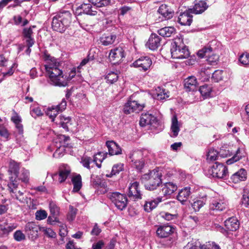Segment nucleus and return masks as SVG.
<instances>
[{
	"mask_svg": "<svg viewBox=\"0 0 249 249\" xmlns=\"http://www.w3.org/2000/svg\"><path fill=\"white\" fill-rule=\"evenodd\" d=\"M176 29L173 27H165L158 31L159 34L163 37H170L175 34Z\"/></svg>",
	"mask_w": 249,
	"mask_h": 249,
	"instance_id": "nucleus-35",
	"label": "nucleus"
},
{
	"mask_svg": "<svg viewBox=\"0 0 249 249\" xmlns=\"http://www.w3.org/2000/svg\"><path fill=\"white\" fill-rule=\"evenodd\" d=\"M71 181L73 184V191L75 192H78L82 187V178L81 176L78 174L73 177Z\"/></svg>",
	"mask_w": 249,
	"mask_h": 249,
	"instance_id": "nucleus-38",
	"label": "nucleus"
},
{
	"mask_svg": "<svg viewBox=\"0 0 249 249\" xmlns=\"http://www.w3.org/2000/svg\"><path fill=\"white\" fill-rule=\"evenodd\" d=\"M0 136L8 140L10 133L6 127L3 124H0Z\"/></svg>",
	"mask_w": 249,
	"mask_h": 249,
	"instance_id": "nucleus-57",
	"label": "nucleus"
},
{
	"mask_svg": "<svg viewBox=\"0 0 249 249\" xmlns=\"http://www.w3.org/2000/svg\"><path fill=\"white\" fill-rule=\"evenodd\" d=\"M14 238L16 241L19 242L24 240L25 236L21 231L18 230L14 233Z\"/></svg>",
	"mask_w": 249,
	"mask_h": 249,
	"instance_id": "nucleus-61",
	"label": "nucleus"
},
{
	"mask_svg": "<svg viewBox=\"0 0 249 249\" xmlns=\"http://www.w3.org/2000/svg\"><path fill=\"white\" fill-rule=\"evenodd\" d=\"M29 172L25 169H22L20 175L18 177V181L20 180L22 182L27 183L29 180Z\"/></svg>",
	"mask_w": 249,
	"mask_h": 249,
	"instance_id": "nucleus-51",
	"label": "nucleus"
},
{
	"mask_svg": "<svg viewBox=\"0 0 249 249\" xmlns=\"http://www.w3.org/2000/svg\"><path fill=\"white\" fill-rule=\"evenodd\" d=\"M70 174V170L68 169L61 170L58 173V181L60 183H62L65 181ZM57 176V174H55L53 175L52 178L54 179L55 177Z\"/></svg>",
	"mask_w": 249,
	"mask_h": 249,
	"instance_id": "nucleus-40",
	"label": "nucleus"
},
{
	"mask_svg": "<svg viewBox=\"0 0 249 249\" xmlns=\"http://www.w3.org/2000/svg\"><path fill=\"white\" fill-rule=\"evenodd\" d=\"M158 124L157 118L149 113H142L140 120V125L142 127L149 125L151 129L157 127Z\"/></svg>",
	"mask_w": 249,
	"mask_h": 249,
	"instance_id": "nucleus-11",
	"label": "nucleus"
},
{
	"mask_svg": "<svg viewBox=\"0 0 249 249\" xmlns=\"http://www.w3.org/2000/svg\"><path fill=\"white\" fill-rule=\"evenodd\" d=\"M70 138L64 135H57L53 139V143L56 148L60 147H68Z\"/></svg>",
	"mask_w": 249,
	"mask_h": 249,
	"instance_id": "nucleus-21",
	"label": "nucleus"
},
{
	"mask_svg": "<svg viewBox=\"0 0 249 249\" xmlns=\"http://www.w3.org/2000/svg\"><path fill=\"white\" fill-rule=\"evenodd\" d=\"M16 227L17 226L14 225L8 226L6 227L2 225H0V237L7 236L9 233L15 229Z\"/></svg>",
	"mask_w": 249,
	"mask_h": 249,
	"instance_id": "nucleus-39",
	"label": "nucleus"
},
{
	"mask_svg": "<svg viewBox=\"0 0 249 249\" xmlns=\"http://www.w3.org/2000/svg\"><path fill=\"white\" fill-rule=\"evenodd\" d=\"M161 178V173L156 170L145 174L144 178L146 180L144 184L145 189L150 191L156 189L162 183Z\"/></svg>",
	"mask_w": 249,
	"mask_h": 249,
	"instance_id": "nucleus-5",
	"label": "nucleus"
},
{
	"mask_svg": "<svg viewBox=\"0 0 249 249\" xmlns=\"http://www.w3.org/2000/svg\"><path fill=\"white\" fill-rule=\"evenodd\" d=\"M160 41L161 38L156 34L152 33L145 44V46L150 50L155 51L160 45Z\"/></svg>",
	"mask_w": 249,
	"mask_h": 249,
	"instance_id": "nucleus-19",
	"label": "nucleus"
},
{
	"mask_svg": "<svg viewBox=\"0 0 249 249\" xmlns=\"http://www.w3.org/2000/svg\"><path fill=\"white\" fill-rule=\"evenodd\" d=\"M42 57L43 59L46 62L47 64L46 65H51L52 63L58 62L56 59L54 57L52 56L46 50L43 51Z\"/></svg>",
	"mask_w": 249,
	"mask_h": 249,
	"instance_id": "nucleus-45",
	"label": "nucleus"
},
{
	"mask_svg": "<svg viewBox=\"0 0 249 249\" xmlns=\"http://www.w3.org/2000/svg\"><path fill=\"white\" fill-rule=\"evenodd\" d=\"M124 169V164L123 163H117L113 165L112 168V171L111 172V175H107L108 177H111L113 175H116L117 174H119L121 171H122Z\"/></svg>",
	"mask_w": 249,
	"mask_h": 249,
	"instance_id": "nucleus-54",
	"label": "nucleus"
},
{
	"mask_svg": "<svg viewBox=\"0 0 249 249\" xmlns=\"http://www.w3.org/2000/svg\"><path fill=\"white\" fill-rule=\"evenodd\" d=\"M208 7L206 1L203 0H196L194 7L192 9H190L192 12L199 14L204 12Z\"/></svg>",
	"mask_w": 249,
	"mask_h": 249,
	"instance_id": "nucleus-25",
	"label": "nucleus"
},
{
	"mask_svg": "<svg viewBox=\"0 0 249 249\" xmlns=\"http://www.w3.org/2000/svg\"><path fill=\"white\" fill-rule=\"evenodd\" d=\"M70 212L68 215V219L70 221H72L75 217L77 209L72 206H70Z\"/></svg>",
	"mask_w": 249,
	"mask_h": 249,
	"instance_id": "nucleus-60",
	"label": "nucleus"
},
{
	"mask_svg": "<svg viewBox=\"0 0 249 249\" xmlns=\"http://www.w3.org/2000/svg\"><path fill=\"white\" fill-rule=\"evenodd\" d=\"M225 226L230 231H235L239 226L237 219L234 217H230L225 221Z\"/></svg>",
	"mask_w": 249,
	"mask_h": 249,
	"instance_id": "nucleus-31",
	"label": "nucleus"
},
{
	"mask_svg": "<svg viewBox=\"0 0 249 249\" xmlns=\"http://www.w3.org/2000/svg\"><path fill=\"white\" fill-rule=\"evenodd\" d=\"M39 230L38 226L33 222H28L25 226V232L32 238H36L37 236Z\"/></svg>",
	"mask_w": 249,
	"mask_h": 249,
	"instance_id": "nucleus-22",
	"label": "nucleus"
},
{
	"mask_svg": "<svg viewBox=\"0 0 249 249\" xmlns=\"http://www.w3.org/2000/svg\"><path fill=\"white\" fill-rule=\"evenodd\" d=\"M170 51L172 57L174 59L187 58L190 55L188 47L185 45L179 39L172 43Z\"/></svg>",
	"mask_w": 249,
	"mask_h": 249,
	"instance_id": "nucleus-4",
	"label": "nucleus"
},
{
	"mask_svg": "<svg viewBox=\"0 0 249 249\" xmlns=\"http://www.w3.org/2000/svg\"><path fill=\"white\" fill-rule=\"evenodd\" d=\"M199 90L202 96L208 98L210 96L212 87L207 85H204L200 87Z\"/></svg>",
	"mask_w": 249,
	"mask_h": 249,
	"instance_id": "nucleus-47",
	"label": "nucleus"
},
{
	"mask_svg": "<svg viewBox=\"0 0 249 249\" xmlns=\"http://www.w3.org/2000/svg\"><path fill=\"white\" fill-rule=\"evenodd\" d=\"M116 38V36L114 35L109 34L104 35L100 39L103 45L107 46L114 43Z\"/></svg>",
	"mask_w": 249,
	"mask_h": 249,
	"instance_id": "nucleus-37",
	"label": "nucleus"
},
{
	"mask_svg": "<svg viewBox=\"0 0 249 249\" xmlns=\"http://www.w3.org/2000/svg\"><path fill=\"white\" fill-rule=\"evenodd\" d=\"M158 12L165 19H170L174 15V11L166 4L161 5L159 8Z\"/></svg>",
	"mask_w": 249,
	"mask_h": 249,
	"instance_id": "nucleus-24",
	"label": "nucleus"
},
{
	"mask_svg": "<svg viewBox=\"0 0 249 249\" xmlns=\"http://www.w3.org/2000/svg\"><path fill=\"white\" fill-rule=\"evenodd\" d=\"M206 197H202L195 200L192 204V207L195 211H198L205 204Z\"/></svg>",
	"mask_w": 249,
	"mask_h": 249,
	"instance_id": "nucleus-41",
	"label": "nucleus"
},
{
	"mask_svg": "<svg viewBox=\"0 0 249 249\" xmlns=\"http://www.w3.org/2000/svg\"><path fill=\"white\" fill-rule=\"evenodd\" d=\"M152 61L151 58L147 56H142L136 60L133 63L134 67L139 68L140 71H146L151 66Z\"/></svg>",
	"mask_w": 249,
	"mask_h": 249,
	"instance_id": "nucleus-16",
	"label": "nucleus"
},
{
	"mask_svg": "<svg viewBox=\"0 0 249 249\" xmlns=\"http://www.w3.org/2000/svg\"><path fill=\"white\" fill-rule=\"evenodd\" d=\"M197 85L196 79L195 76H190L185 80L184 87L187 91H195Z\"/></svg>",
	"mask_w": 249,
	"mask_h": 249,
	"instance_id": "nucleus-29",
	"label": "nucleus"
},
{
	"mask_svg": "<svg viewBox=\"0 0 249 249\" xmlns=\"http://www.w3.org/2000/svg\"><path fill=\"white\" fill-rule=\"evenodd\" d=\"M190 195V188L185 187L179 192L177 196V199L183 203L189 198Z\"/></svg>",
	"mask_w": 249,
	"mask_h": 249,
	"instance_id": "nucleus-33",
	"label": "nucleus"
},
{
	"mask_svg": "<svg viewBox=\"0 0 249 249\" xmlns=\"http://www.w3.org/2000/svg\"><path fill=\"white\" fill-rule=\"evenodd\" d=\"M20 164V162H18L12 159H10L8 161V173L9 182L7 186L8 189L11 193L15 194V190L18 188V177L19 174Z\"/></svg>",
	"mask_w": 249,
	"mask_h": 249,
	"instance_id": "nucleus-3",
	"label": "nucleus"
},
{
	"mask_svg": "<svg viewBox=\"0 0 249 249\" xmlns=\"http://www.w3.org/2000/svg\"><path fill=\"white\" fill-rule=\"evenodd\" d=\"M107 154L103 152H98L94 155L92 161L95 162L98 168L101 167V162L105 160Z\"/></svg>",
	"mask_w": 249,
	"mask_h": 249,
	"instance_id": "nucleus-43",
	"label": "nucleus"
},
{
	"mask_svg": "<svg viewBox=\"0 0 249 249\" xmlns=\"http://www.w3.org/2000/svg\"><path fill=\"white\" fill-rule=\"evenodd\" d=\"M14 23L16 25H20L21 26H25L29 23V21L27 19L23 20L22 18L20 15L14 16L13 18Z\"/></svg>",
	"mask_w": 249,
	"mask_h": 249,
	"instance_id": "nucleus-49",
	"label": "nucleus"
},
{
	"mask_svg": "<svg viewBox=\"0 0 249 249\" xmlns=\"http://www.w3.org/2000/svg\"><path fill=\"white\" fill-rule=\"evenodd\" d=\"M71 14L68 11H61L55 16L52 20L53 30L62 33L70 26L71 22Z\"/></svg>",
	"mask_w": 249,
	"mask_h": 249,
	"instance_id": "nucleus-2",
	"label": "nucleus"
},
{
	"mask_svg": "<svg viewBox=\"0 0 249 249\" xmlns=\"http://www.w3.org/2000/svg\"><path fill=\"white\" fill-rule=\"evenodd\" d=\"M127 195L129 197L134 199H142V194L138 181H134L129 184Z\"/></svg>",
	"mask_w": 249,
	"mask_h": 249,
	"instance_id": "nucleus-17",
	"label": "nucleus"
},
{
	"mask_svg": "<svg viewBox=\"0 0 249 249\" xmlns=\"http://www.w3.org/2000/svg\"><path fill=\"white\" fill-rule=\"evenodd\" d=\"M30 114L32 116L35 118L37 116H40L43 115V113L39 107H34L30 110Z\"/></svg>",
	"mask_w": 249,
	"mask_h": 249,
	"instance_id": "nucleus-62",
	"label": "nucleus"
},
{
	"mask_svg": "<svg viewBox=\"0 0 249 249\" xmlns=\"http://www.w3.org/2000/svg\"><path fill=\"white\" fill-rule=\"evenodd\" d=\"M36 26H32L29 28H24L22 30V36L26 39V44H28L29 47H32L35 43L34 38L32 37L33 34V28Z\"/></svg>",
	"mask_w": 249,
	"mask_h": 249,
	"instance_id": "nucleus-23",
	"label": "nucleus"
},
{
	"mask_svg": "<svg viewBox=\"0 0 249 249\" xmlns=\"http://www.w3.org/2000/svg\"><path fill=\"white\" fill-rule=\"evenodd\" d=\"M209 172L213 178H225L227 176L228 169L223 164L215 162Z\"/></svg>",
	"mask_w": 249,
	"mask_h": 249,
	"instance_id": "nucleus-7",
	"label": "nucleus"
},
{
	"mask_svg": "<svg viewBox=\"0 0 249 249\" xmlns=\"http://www.w3.org/2000/svg\"><path fill=\"white\" fill-rule=\"evenodd\" d=\"M177 190V185L171 182L164 183L162 186L161 193L164 196H169L172 194Z\"/></svg>",
	"mask_w": 249,
	"mask_h": 249,
	"instance_id": "nucleus-27",
	"label": "nucleus"
},
{
	"mask_svg": "<svg viewBox=\"0 0 249 249\" xmlns=\"http://www.w3.org/2000/svg\"><path fill=\"white\" fill-rule=\"evenodd\" d=\"M108 197L119 210L122 211L126 207L128 200L125 195L115 192L109 193Z\"/></svg>",
	"mask_w": 249,
	"mask_h": 249,
	"instance_id": "nucleus-6",
	"label": "nucleus"
},
{
	"mask_svg": "<svg viewBox=\"0 0 249 249\" xmlns=\"http://www.w3.org/2000/svg\"><path fill=\"white\" fill-rule=\"evenodd\" d=\"M218 152L214 149H209L207 154V160L209 162H213L216 160L218 158Z\"/></svg>",
	"mask_w": 249,
	"mask_h": 249,
	"instance_id": "nucleus-50",
	"label": "nucleus"
},
{
	"mask_svg": "<svg viewBox=\"0 0 249 249\" xmlns=\"http://www.w3.org/2000/svg\"><path fill=\"white\" fill-rule=\"evenodd\" d=\"M171 130L173 133L171 137H176L180 131L179 125L178 120L177 117L176 115H174L172 118V124L171 126Z\"/></svg>",
	"mask_w": 249,
	"mask_h": 249,
	"instance_id": "nucleus-34",
	"label": "nucleus"
},
{
	"mask_svg": "<svg viewBox=\"0 0 249 249\" xmlns=\"http://www.w3.org/2000/svg\"><path fill=\"white\" fill-rule=\"evenodd\" d=\"M76 14H85L90 16H95L97 14V8L93 7L90 3H83L75 10Z\"/></svg>",
	"mask_w": 249,
	"mask_h": 249,
	"instance_id": "nucleus-15",
	"label": "nucleus"
},
{
	"mask_svg": "<svg viewBox=\"0 0 249 249\" xmlns=\"http://www.w3.org/2000/svg\"><path fill=\"white\" fill-rule=\"evenodd\" d=\"M175 231V228L168 224L160 225L156 230V234L159 238L168 237Z\"/></svg>",
	"mask_w": 249,
	"mask_h": 249,
	"instance_id": "nucleus-14",
	"label": "nucleus"
},
{
	"mask_svg": "<svg viewBox=\"0 0 249 249\" xmlns=\"http://www.w3.org/2000/svg\"><path fill=\"white\" fill-rule=\"evenodd\" d=\"M212 72L209 68H202L198 72L197 76L202 81L209 80Z\"/></svg>",
	"mask_w": 249,
	"mask_h": 249,
	"instance_id": "nucleus-36",
	"label": "nucleus"
},
{
	"mask_svg": "<svg viewBox=\"0 0 249 249\" xmlns=\"http://www.w3.org/2000/svg\"><path fill=\"white\" fill-rule=\"evenodd\" d=\"M142 156V152L140 150L133 151L129 156L132 166L139 171H141L144 166V161Z\"/></svg>",
	"mask_w": 249,
	"mask_h": 249,
	"instance_id": "nucleus-9",
	"label": "nucleus"
},
{
	"mask_svg": "<svg viewBox=\"0 0 249 249\" xmlns=\"http://www.w3.org/2000/svg\"><path fill=\"white\" fill-rule=\"evenodd\" d=\"M162 201L161 197H158L154 200L146 201L143 205V208L145 212H150L155 209L158 204Z\"/></svg>",
	"mask_w": 249,
	"mask_h": 249,
	"instance_id": "nucleus-30",
	"label": "nucleus"
},
{
	"mask_svg": "<svg viewBox=\"0 0 249 249\" xmlns=\"http://www.w3.org/2000/svg\"><path fill=\"white\" fill-rule=\"evenodd\" d=\"M106 145L108 148L109 155H115L121 154L122 149L121 147L114 141H107Z\"/></svg>",
	"mask_w": 249,
	"mask_h": 249,
	"instance_id": "nucleus-26",
	"label": "nucleus"
},
{
	"mask_svg": "<svg viewBox=\"0 0 249 249\" xmlns=\"http://www.w3.org/2000/svg\"><path fill=\"white\" fill-rule=\"evenodd\" d=\"M49 208L50 213L53 217H57L59 215V208L54 202L52 201L50 202Z\"/></svg>",
	"mask_w": 249,
	"mask_h": 249,
	"instance_id": "nucleus-52",
	"label": "nucleus"
},
{
	"mask_svg": "<svg viewBox=\"0 0 249 249\" xmlns=\"http://www.w3.org/2000/svg\"><path fill=\"white\" fill-rule=\"evenodd\" d=\"M47 215V213L45 210L37 211L36 213V219L37 220H41L46 218Z\"/></svg>",
	"mask_w": 249,
	"mask_h": 249,
	"instance_id": "nucleus-59",
	"label": "nucleus"
},
{
	"mask_svg": "<svg viewBox=\"0 0 249 249\" xmlns=\"http://www.w3.org/2000/svg\"><path fill=\"white\" fill-rule=\"evenodd\" d=\"M124 51L123 47L119 46L111 50L109 58L114 63H119L125 57Z\"/></svg>",
	"mask_w": 249,
	"mask_h": 249,
	"instance_id": "nucleus-12",
	"label": "nucleus"
},
{
	"mask_svg": "<svg viewBox=\"0 0 249 249\" xmlns=\"http://www.w3.org/2000/svg\"><path fill=\"white\" fill-rule=\"evenodd\" d=\"M214 53V50L211 46H208L199 50L197 55L200 58H207V60L211 64H213L218 60V56Z\"/></svg>",
	"mask_w": 249,
	"mask_h": 249,
	"instance_id": "nucleus-8",
	"label": "nucleus"
},
{
	"mask_svg": "<svg viewBox=\"0 0 249 249\" xmlns=\"http://www.w3.org/2000/svg\"><path fill=\"white\" fill-rule=\"evenodd\" d=\"M67 106V102L65 99H63L60 104L56 106H53L47 109L46 114L52 119L53 122L54 121V119L59 111L64 110Z\"/></svg>",
	"mask_w": 249,
	"mask_h": 249,
	"instance_id": "nucleus-13",
	"label": "nucleus"
},
{
	"mask_svg": "<svg viewBox=\"0 0 249 249\" xmlns=\"http://www.w3.org/2000/svg\"><path fill=\"white\" fill-rule=\"evenodd\" d=\"M227 206V201L224 199L214 198L211 200L210 209L216 212H221L226 209Z\"/></svg>",
	"mask_w": 249,
	"mask_h": 249,
	"instance_id": "nucleus-18",
	"label": "nucleus"
},
{
	"mask_svg": "<svg viewBox=\"0 0 249 249\" xmlns=\"http://www.w3.org/2000/svg\"><path fill=\"white\" fill-rule=\"evenodd\" d=\"M244 156L243 153L240 148H238L236 153L231 159L228 160L226 161L227 164H231L239 160Z\"/></svg>",
	"mask_w": 249,
	"mask_h": 249,
	"instance_id": "nucleus-42",
	"label": "nucleus"
},
{
	"mask_svg": "<svg viewBox=\"0 0 249 249\" xmlns=\"http://www.w3.org/2000/svg\"><path fill=\"white\" fill-rule=\"evenodd\" d=\"M223 71L221 70H216L212 74V79L214 82H218L222 79Z\"/></svg>",
	"mask_w": 249,
	"mask_h": 249,
	"instance_id": "nucleus-56",
	"label": "nucleus"
},
{
	"mask_svg": "<svg viewBox=\"0 0 249 249\" xmlns=\"http://www.w3.org/2000/svg\"><path fill=\"white\" fill-rule=\"evenodd\" d=\"M157 91L156 98L158 100H165L169 97V91L159 87Z\"/></svg>",
	"mask_w": 249,
	"mask_h": 249,
	"instance_id": "nucleus-44",
	"label": "nucleus"
},
{
	"mask_svg": "<svg viewBox=\"0 0 249 249\" xmlns=\"http://www.w3.org/2000/svg\"><path fill=\"white\" fill-rule=\"evenodd\" d=\"M191 10H188L181 13L178 17V22L181 25L190 26L193 21V16Z\"/></svg>",
	"mask_w": 249,
	"mask_h": 249,
	"instance_id": "nucleus-20",
	"label": "nucleus"
},
{
	"mask_svg": "<svg viewBox=\"0 0 249 249\" xmlns=\"http://www.w3.org/2000/svg\"><path fill=\"white\" fill-rule=\"evenodd\" d=\"M65 147H60L57 148L54 153L53 154V157L55 158H59L64 155Z\"/></svg>",
	"mask_w": 249,
	"mask_h": 249,
	"instance_id": "nucleus-63",
	"label": "nucleus"
},
{
	"mask_svg": "<svg viewBox=\"0 0 249 249\" xmlns=\"http://www.w3.org/2000/svg\"><path fill=\"white\" fill-rule=\"evenodd\" d=\"M59 63L45 65V69L49 76L51 84L55 86L66 87L68 85V79L64 77L62 71L59 68Z\"/></svg>",
	"mask_w": 249,
	"mask_h": 249,
	"instance_id": "nucleus-1",
	"label": "nucleus"
},
{
	"mask_svg": "<svg viewBox=\"0 0 249 249\" xmlns=\"http://www.w3.org/2000/svg\"><path fill=\"white\" fill-rule=\"evenodd\" d=\"M57 119H59V124L66 131H69V127L71 125V118L61 115L57 118Z\"/></svg>",
	"mask_w": 249,
	"mask_h": 249,
	"instance_id": "nucleus-32",
	"label": "nucleus"
},
{
	"mask_svg": "<svg viewBox=\"0 0 249 249\" xmlns=\"http://www.w3.org/2000/svg\"><path fill=\"white\" fill-rule=\"evenodd\" d=\"M247 178V172L244 169H240L231 177L232 182L237 183L241 181L245 180Z\"/></svg>",
	"mask_w": 249,
	"mask_h": 249,
	"instance_id": "nucleus-28",
	"label": "nucleus"
},
{
	"mask_svg": "<svg viewBox=\"0 0 249 249\" xmlns=\"http://www.w3.org/2000/svg\"><path fill=\"white\" fill-rule=\"evenodd\" d=\"M89 2L96 7H103L107 6L111 2L110 0H88Z\"/></svg>",
	"mask_w": 249,
	"mask_h": 249,
	"instance_id": "nucleus-48",
	"label": "nucleus"
},
{
	"mask_svg": "<svg viewBox=\"0 0 249 249\" xmlns=\"http://www.w3.org/2000/svg\"><path fill=\"white\" fill-rule=\"evenodd\" d=\"M144 107V104H140L137 101L133 100L131 98H130L125 104L123 111L126 114H129L133 112L138 113L142 110Z\"/></svg>",
	"mask_w": 249,
	"mask_h": 249,
	"instance_id": "nucleus-10",
	"label": "nucleus"
},
{
	"mask_svg": "<svg viewBox=\"0 0 249 249\" xmlns=\"http://www.w3.org/2000/svg\"><path fill=\"white\" fill-rule=\"evenodd\" d=\"M105 78L108 83L111 84L118 80V76L116 72L110 71L106 76Z\"/></svg>",
	"mask_w": 249,
	"mask_h": 249,
	"instance_id": "nucleus-53",
	"label": "nucleus"
},
{
	"mask_svg": "<svg viewBox=\"0 0 249 249\" xmlns=\"http://www.w3.org/2000/svg\"><path fill=\"white\" fill-rule=\"evenodd\" d=\"M238 61L242 65L249 67V54L243 53L239 56Z\"/></svg>",
	"mask_w": 249,
	"mask_h": 249,
	"instance_id": "nucleus-55",
	"label": "nucleus"
},
{
	"mask_svg": "<svg viewBox=\"0 0 249 249\" xmlns=\"http://www.w3.org/2000/svg\"><path fill=\"white\" fill-rule=\"evenodd\" d=\"M202 246L198 240L193 239L184 247V249H201Z\"/></svg>",
	"mask_w": 249,
	"mask_h": 249,
	"instance_id": "nucleus-46",
	"label": "nucleus"
},
{
	"mask_svg": "<svg viewBox=\"0 0 249 249\" xmlns=\"http://www.w3.org/2000/svg\"><path fill=\"white\" fill-rule=\"evenodd\" d=\"M242 203L246 207H249V193H245L243 195Z\"/></svg>",
	"mask_w": 249,
	"mask_h": 249,
	"instance_id": "nucleus-64",
	"label": "nucleus"
},
{
	"mask_svg": "<svg viewBox=\"0 0 249 249\" xmlns=\"http://www.w3.org/2000/svg\"><path fill=\"white\" fill-rule=\"evenodd\" d=\"M92 161H93L91 158L86 156L82 158L81 163L84 167L87 168L88 169H90V167L89 166V164Z\"/></svg>",
	"mask_w": 249,
	"mask_h": 249,
	"instance_id": "nucleus-58",
	"label": "nucleus"
}]
</instances>
